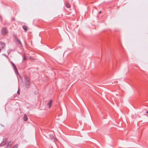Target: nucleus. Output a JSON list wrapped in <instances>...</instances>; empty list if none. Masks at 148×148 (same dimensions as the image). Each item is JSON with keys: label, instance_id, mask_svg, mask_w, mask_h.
<instances>
[{"label": "nucleus", "instance_id": "6", "mask_svg": "<svg viewBox=\"0 0 148 148\" xmlns=\"http://www.w3.org/2000/svg\"><path fill=\"white\" fill-rule=\"evenodd\" d=\"M13 142L12 141H10L8 143L7 146V148H9L11 147L12 145L13 144Z\"/></svg>", "mask_w": 148, "mask_h": 148}, {"label": "nucleus", "instance_id": "2", "mask_svg": "<svg viewBox=\"0 0 148 148\" xmlns=\"http://www.w3.org/2000/svg\"><path fill=\"white\" fill-rule=\"evenodd\" d=\"M1 34L3 35H6L8 33V31L7 29L5 27L2 28L1 30Z\"/></svg>", "mask_w": 148, "mask_h": 148}, {"label": "nucleus", "instance_id": "3", "mask_svg": "<svg viewBox=\"0 0 148 148\" xmlns=\"http://www.w3.org/2000/svg\"><path fill=\"white\" fill-rule=\"evenodd\" d=\"M10 62L12 65V66L13 68L15 73H16V72H17V70L14 64L12 61H10Z\"/></svg>", "mask_w": 148, "mask_h": 148}, {"label": "nucleus", "instance_id": "4", "mask_svg": "<svg viewBox=\"0 0 148 148\" xmlns=\"http://www.w3.org/2000/svg\"><path fill=\"white\" fill-rule=\"evenodd\" d=\"M5 46V44L4 43L2 42H1L0 43V52L1 49H2L4 48Z\"/></svg>", "mask_w": 148, "mask_h": 148}, {"label": "nucleus", "instance_id": "9", "mask_svg": "<svg viewBox=\"0 0 148 148\" xmlns=\"http://www.w3.org/2000/svg\"><path fill=\"white\" fill-rule=\"evenodd\" d=\"M16 41H17V42L18 43V44H19V45H21V42L18 39H17Z\"/></svg>", "mask_w": 148, "mask_h": 148}, {"label": "nucleus", "instance_id": "10", "mask_svg": "<svg viewBox=\"0 0 148 148\" xmlns=\"http://www.w3.org/2000/svg\"><path fill=\"white\" fill-rule=\"evenodd\" d=\"M23 29L25 30V31H27V27H26L25 26H23Z\"/></svg>", "mask_w": 148, "mask_h": 148}, {"label": "nucleus", "instance_id": "8", "mask_svg": "<svg viewBox=\"0 0 148 148\" xmlns=\"http://www.w3.org/2000/svg\"><path fill=\"white\" fill-rule=\"evenodd\" d=\"M28 119V117L25 114L23 116V120L24 121H26Z\"/></svg>", "mask_w": 148, "mask_h": 148}, {"label": "nucleus", "instance_id": "16", "mask_svg": "<svg viewBox=\"0 0 148 148\" xmlns=\"http://www.w3.org/2000/svg\"><path fill=\"white\" fill-rule=\"evenodd\" d=\"M101 12L100 11L99 12V14H100V13H101Z\"/></svg>", "mask_w": 148, "mask_h": 148}, {"label": "nucleus", "instance_id": "7", "mask_svg": "<svg viewBox=\"0 0 148 148\" xmlns=\"http://www.w3.org/2000/svg\"><path fill=\"white\" fill-rule=\"evenodd\" d=\"M52 103V100H51L47 103V105L49 106V108H50L51 106Z\"/></svg>", "mask_w": 148, "mask_h": 148}, {"label": "nucleus", "instance_id": "18", "mask_svg": "<svg viewBox=\"0 0 148 148\" xmlns=\"http://www.w3.org/2000/svg\"><path fill=\"white\" fill-rule=\"evenodd\" d=\"M3 55L6 56L5 54H3Z\"/></svg>", "mask_w": 148, "mask_h": 148}, {"label": "nucleus", "instance_id": "1", "mask_svg": "<svg viewBox=\"0 0 148 148\" xmlns=\"http://www.w3.org/2000/svg\"><path fill=\"white\" fill-rule=\"evenodd\" d=\"M25 86L27 88H29L30 86V83L29 79L27 76H25Z\"/></svg>", "mask_w": 148, "mask_h": 148}, {"label": "nucleus", "instance_id": "17", "mask_svg": "<svg viewBox=\"0 0 148 148\" xmlns=\"http://www.w3.org/2000/svg\"><path fill=\"white\" fill-rule=\"evenodd\" d=\"M147 113L148 114V111L147 112Z\"/></svg>", "mask_w": 148, "mask_h": 148}, {"label": "nucleus", "instance_id": "12", "mask_svg": "<svg viewBox=\"0 0 148 148\" xmlns=\"http://www.w3.org/2000/svg\"><path fill=\"white\" fill-rule=\"evenodd\" d=\"M18 146V145L16 144L14 145L12 148H17Z\"/></svg>", "mask_w": 148, "mask_h": 148}, {"label": "nucleus", "instance_id": "13", "mask_svg": "<svg viewBox=\"0 0 148 148\" xmlns=\"http://www.w3.org/2000/svg\"><path fill=\"white\" fill-rule=\"evenodd\" d=\"M24 59L25 60L26 59V58L25 57H24Z\"/></svg>", "mask_w": 148, "mask_h": 148}, {"label": "nucleus", "instance_id": "11", "mask_svg": "<svg viewBox=\"0 0 148 148\" xmlns=\"http://www.w3.org/2000/svg\"><path fill=\"white\" fill-rule=\"evenodd\" d=\"M66 7L68 8H69L70 7V4H69L68 3V2H67L66 3Z\"/></svg>", "mask_w": 148, "mask_h": 148}, {"label": "nucleus", "instance_id": "5", "mask_svg": "<svg viewBox=\"0 0 148 148\" xmlns=\"http://www.w3.org/2000/svg\"><path fill=\"white\" fill-rule=\"evenodd\" d=\"M7 142V139H3V141L1 143V146H3L5 145Z\"/></svg>", "mask_w": 148, "mask_h": 148}, {"label": "nucleus", "instance_id": "14", "mask_svg": "<svg viewBox=\"0 0 148 148\" xmlns=\"http://www.w3.org/2000/svg\"><path fill=\"white\" fill-rule=\"evenodd\" d=\"M8 54H9V53H10V51H8Z\"/></svg>", "mask_w": 148, "mask_h": 148}, {"label": "nucleus", "instance_id": "15", "mask_svg": "<svg viewBox=\"0 0 148 148\" xmlns=\"http://www.w3.org/2000/svg\"><path fill=\"white\" fill-rule=\"evenodd\" d=\"M18 92V94H19V91H18V92Z\"/></svg>", "mask_w": 148, "mask_h": 148}]
</instances>
